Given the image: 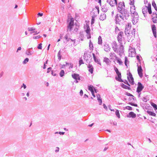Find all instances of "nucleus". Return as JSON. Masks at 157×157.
Here are the masks:
<instances>
[{
    "instance_id": "27",
    "label": "nucleus",
    "mask_w": 157,
    "mask_h": 157,
    "mask_svg": "<svg viewBox=\"0 0 157 157\" xmlns=\"http://www.w3.org/2000/svg\"><path fill=\"white\" fill-rule=\"evenodd\" d=\"M72 77L75 80H77L78 77L79 75L77 74H74L71 75Z\"/></svg>"
},
{
    "instance_id": "7",
    "label": "nucleus",
    "mask_w": 157,
    "mask_h": 157,
    "mask_svg": "<svg viewBox=\"0 0 157 157\" xmlns=\"http://www.w3.org/2000/svg\"><path fill=\"white\" fill-rule=\"evenodd\" d=\"M138 66L137 71L138 74L140 78H142L143 77V75L142 73L143 70L140 65Z\"/></svg>"
},
{
    "instance_id": "49",
    "label": "nucleus",
    "mask_w": 157,
    "mask_h": 157,
    "mask_svg": "<svg viewBox=\"0 0 157 157\" xmlns=\"http://www.w3.org/2000/svg\"><path fill=\"white\" fill-rule=\"evenodd\" d=\"M135 16H136L135 17L137 18L138 17V13L137 12L135 11V13H132Z\"/></svg>"
},
{
    "instance_id": "53",
    "label": "nucleus",
    "mask_w": 157,
    "mask_h": 157,
    "mask_svg": "<svg viewBox=\"0 0 157 157\" xmlns=\"http://www.w3.org/2000/svg\"><path fill=\"white\" fill-rule=\"evenodd\" d=\"M123 82H124L125 84L128 85V86H130V84L128 83V82L126 80H125L124 81H123Z\"/></svg>"
},
{
    "instance_id": "22",
    "label": "nucleus",
    "mask_w": 157,
    "mask_h": 157,
    "mask_svg": "<svg viewBox=\"0 0 157 157\" xmlns=\"http://www.w3.org/2000/svg\"><path fill=\"white\" fill-rule=\"evenodd\" d=\"M121 86L124 89H128V90H131V88L130 87L125 85L123 83H122L121 84Z\"/></svg>"
},
{
    "instance_id": "8",
    "label": "nucleus",
    "mask_w": 157,
    "mask_h": 157,
    "mask_svg": "<svg viewBox=\"0 0 157 157\" xmlns=\"http://www.w3.org/2000/svg\"><path fill=\"white\" fill-rule=\"evenodd\" d=\"M107 2L111 6H114L115 5H117V0H108Z\"/></svg>"
},
{
    "instance_id": "15",
    "label": "nucleus",
    "mask_w": 157,
    "mask_h": 157,
    "mask_svg": "<svg viewBox=\"0 0 157 157\" xmlns=\"http://www.w3.org/2000/svg\"><path fill=\"white\" fill-rule=\"evenodd\" d=\"M104 49L106 52H109L110 51V48L108 44H105L104 45Z\"/></svg>"
},
{
    "instance_id": "14",
    "label": "nucleus",
    "mask_w": 157,
    "mask_h": 157,
    "mask_svg": "<svg viewBox=\"0 0 157 157\" xmlns=\"http://www.w3.org/2000/svg\"><path fill=\"white\" fill-rule=\"evenodd\" d=\"M147 8L146 6H144L142 8V12L145 17L147 16Z\"/></svg>"
},
{
    "instance_id": "39",
    "label": "nucleus",
    "mask_w": 157,
    "mask_h": 157,
    "mask_svg": "<svg viewBox=\"0 0 157 157\" xmlns=\"http://www.w3.org/2000/svg\"><path fill=\"white\" fill-rule=\"evenodd\" d=\"M95 15H93L92 16V18L91 19V24H93L94 23L95 21V18L96 17Z\"/></svg>"
},
{
    "instance_id": "51",
    "label": "nucleus",
    "mask_w": 157,
    "mask_h": 157,
    "mask_svg": "<svg viewBox=\"0 0 157 157\" xmlns=\"http://www.w3.org/2000/svg\"><path fill=\"white\" fill-rule=\"evenodd\" d=\"M96 96L97 98V100L98 101L100 99H101V98L100 95L99 94H97Z\"/></svg>"
},
{
    "instance_id": "1",
    "label": "nucleus",
    "mask_w": 157,
    "mask_h": 157,
    "mask_svg": "<svg viewBox=\"0 0 157 157\" xmlns=\"http://www.w3.org/2000/svg\"><path fill=\"white\" fill-rule=\"evenodd\" d=\"M119 12L121 14L119 16L118 14H117L115 17V20L117 22H119L121 20H127L130 16L129 11L127 9L122 10Z\"/></svg>"
},
{
    "instance_id": "23",
    "label": "nucleus",
    "mask_w": 157,
    "mask_h": 157,
    "mask_svg": "<svg viewBox=\"0 0 157 157\" xmlns=\"http://www.w3.org/2000/svg\"><path fill=\"white\" fill-rule=\"evenodd\" d=\"M99 8L97 7H96V9L94 10V14L93 15H95V17L97 16L98 14H99Z\"/></svg>"
},
{
    "instance_id": "3",
    "label": "nucleus",
    "mask_w": 157,
    "mask_h": 157,
    "mask_svg": "<svg viewBox=\"0 0 157 157\" xmlns=\"http://www.w3.org/2000/svg\"><path fill=\"white\" fill-rule=\"evenodd\" d=\"M127 75H128L127 76L128 79L129 83L132 85H133L134 83V78L132 77V74L130 72H129L128 74H127Z\"/></svg>"
},
{
    "instance_id": "32",
    "label": "nucleus",
    "mask_w": 157,
    "mask_h": 157,
    "mask_svg": "<svg viewBox=\"0 0 157 157\" xmlns=\"http://www.w3.org/2000/svg\"><path fill=\"white\" fill-rule=\"evenodd\" d=\"M123 46L122 44H121L120 47H119V51L118 52H120L121 53H122L123 52Z\"/></svg>"
},
{
    "instance_id": "10",
    "label": "nucleus",
    "mask_w": 157,
    "mask_h": 157,
    "mask_svg": "<svg viewBox=\"0 0 157 157\" xmlns=\"http://www.w3.org/2000/svg\"><path fill=\"white\" fill-rule=\"evenodd\" d=\"M34 53V51L33 50V48H28L25 52V54L28 56H31Z\"/></svg>"
},
{
    "instance_id": "28",
    "label": "nucleus",
    "mask_w": 157,
    "mask_h": 157,
    "mask_svg": "<svg viewBox=\"0 0 157 157\" xmlns=\"http://www.w3.org/2000/svg\"><path fill=\"white\" fill-rule=\"evenodd\" d=\"M101 10L103 12H105L107 11L108 9L107 7L105 5L101 7Z\"/></svg>"
},
{
    "instance_id": "20",
    "label": "nucleus",
    "mask_w": 157,
    "mask_h": 157,
    "mask_svg": "<svg viewBox=\"0 0 157 157\" xmlns=\"http://www.w3.org/2000/svg\"><path fill=\"white\" fill-rule=\"evenodd\" d=\"M109 56L110 57V59H113V57H115V59L116 58V57H117L115 54L113 52H111L110 53Z\"/></svg>"
},
{
    "instance_id": "30",
    "label": "nucleus",
    "mask_w": 157,
    "mask_h": 157,
    "mask_svg": "<svg viewBox=\"0 0 157 157\" xmlns=\"http://www.w3.org/2000/svg\"><path fill=\"white\" fill-rule=\"evenodd\" d=\"M135 6L133 5L131 7L130 12L131 13H135Z\"/></svg>"
},
{
    "instance_id": "54",
    "label": "nucleus",
    "mask_w": 157,
    "mask_h": 157,
    "mask_svg": "<svg viewBox=\"0 0 157 157\" xmlns=\"http://www.w3.org/2000/svg\"><path fill=\"white\" fill-rule=\"evenodd\" d=\"M129 104L132 106H134L136 107L137 106V105L136 104H135L132 103H129Z\"/></svg>"
},
{
    "instance_id": "18",
    "label": "nucleus",
    "mask_w": 157,
    "mask_h": 157,
    "mask_svg": "<svg viewBox=\"0 0 157 157\" xmlns=\"http://www.w3.org/2000/svg\"><path fill=\"white\" fill-rule=\"evenodd\" d=\"M92 55L94 61L95 62L97 63L98 64H101V63L99 62L98 59L96 58V57L95 56V54L94 53H93Z\"/></svg>"
},
{
    "instance_id": "24",
    "label": "nucleus",
    "mask_w": 157,
    "mask_h": 157,
    "mask_svg": "<svg viewBox=\"0 0 157 157\" xmlns=\"http://www.w3.org/2000/svg\"><path fill=\"white\" fill-rule=\"evenodd\" d=\"M115 59L117 61V62L120 65H122L123 62H122L121 59H120L117 57H116V58Z\"/></svg>"
},
{
    "instance_id": "13",
    "label": "nucleus",
    "mask_w": 157,
    "mask_h": 157,
    "mask_svg": "<svg viewBox=\"0 0 157 157\" xmlns=\"http://www.w3.org/2000/svg\"><path fill=\"white\" fill-rule=\"evenodd\" d=\"M152 30L154 36L156 38L157 37L156 28L154 25H153L152 26Z\"/></svg>"
},
{
    "instance_id": "40",
    "label": "nucleus",
    "mask_w": 157,
    "mask_h": 157,
    "mask_svg": "<svg viewBox=\"0 0 157 157\" xmlns=\"http://www.w3.org/2000/svg\"><path fill=\"white\" fill-rule=\"evenodd\" d=\"M152 20L154 23H156L157 21V17H152Z\"/></svg>"
},
{
    "instance_id": "25",
    "label": "nucleus",
    "mask_w": 157,
    "mask_h": 157,
    "mask_svg": "<svg viewBox=\"0 0 157 157\" xmlns=\"http://www.w3.org/2000/svg\"><path fill=\"white\" fill-rule=\"evenodd\" d=\"M94 87L91 85H90L88 86V90H90L91 92L94 91Z\"/></svg>"
},
{
    "instance_id": "63",
    "label": "nucleus",
    "mask_w": 157,
    "mask_h": 157,
    "mask_svg": "<svg viewBox=\"0 0 157 157\" xmlns=\"http://www.w3.org/2000/svg\"><path fill=\"white\" fill-rule=\"evenodd\" d=\"M115 31L116 32H118L119 31V29L117 26L116 27L115 29Z\"/></svg>"
},
{
    "instance_id": "64",
    "label": "nucleus",
    "mask_w": 157,
    "mask_h": 157,
    "mask_svg": "<svg viewBox=\"0 0 157 157\" xmlns=\"http://www.w3.org/2000/svg\"><path fill=\"white\" fill-rule=\"evenodd\" d=\"M68 35L67 34H66L65 36V39L66 40H67V41H68L69 40V39H68Z\"/></svg>"
},
{
    "instance_id": "35",
    "label": "nucleus",
    "mask_w": 157,
    "mask_h": 157,
    "mask_svg": "<svg viewBox=\"0 0 157 157\" xmlns=\"http://www.w3.org/2000/svg\"><path fill=\"white\" fill-rule=\"evenodd\" d=\"M64 74L65 73L63 70H61L59 73V75L61 77H62L64 76Z\"/></svg>"
},
{
    "instance_id": "42",
    "label": "nucleus",
    "mask_w": 157,
    "mask_h": 157,
    "mask_svg": "<svg viewBox=\"0 0 157 157\" xmlns=\"http://www.w3.org/2000/svg\"><path fill=\"white\" fill-rule=\"evenodd\" d=\"M129 50L131 53H135L136 52L135 49L134 48L132 47Z\"/></svg>"
},
{
    "instance_id": "37",
    "label": "nucleus",
    "mask_w": 157,
    "mask_h": 157,
    "mask_svg": "<svg viewBox=\"0 0 157 157\" xmlns=\"http://www.w3.org/2000/svg\"><path fill=\"white\" fill-rule=\"evenodd\" d=\"M57 56L58 57V59L59 60H60L61 58V55L60 50H59Z\"/></svg>"
},
{
    "instance_id": "62",
    "label": "nucleus",
    "mask_w": 157,
    "mask_h": 157,
    "mask_svg": "<svg viewBox=\"0 0 157 157\" xmlns=\"http://www.w3.org/2000/svg\"><path fill=\"white\" fill-rule=\"evenodd\" d=\"M80 38H82L84 36L83 32H80Z\"/></svg>"
},
{
    "instance_id": "56",
    "label": "nucleus",
    "mask_w": 157,
    "mask_h": 157,
    "mask_svg": "<svg viewBox=\"0 0 157 157\" xmlns=\"http://www.w3.org/2000/svg\"><path fill=\"white\" fill-rule=\"evenodd\" d=\"M40 37H41V36H33V38L34 39H39Z\"/></svg>"
},
{
    "instance_id": "26",
    "label": "nucleus",
    "mask_w": 157,
    "mask_h": 157,
    "mask_svg": "<svg viewBox=\"0 0 157 157\" xmlns=\"http://www.w3.org/2000/svg\"><path fill=\"white\" fill-rule=\"evenodd\" d=\"M147 113L148 114L150 115L155 117L156 115V114L155 113H154L153 112L147 110Z\"/></svg>"
},
{
    "instance_id": "21",
    "label": "nucleus",
    "mask_w": 157,
    "mask_h": 157,
    "mask_svg": "<svg viewBox=\"0 0 157 157\" xmlns=\"http://www.w3.org/2000/svg\"><path fill=\"white\" fill-rule=\"evenodd\" d=\"M106 17V15L105 14L103 13V14H101L99 18L100 20H101L103 21L105 19Z\"/></svg>"
},
{
    "instance_id": "9",
    "label": "nucleus",
    "mask_w": 157,
    "mask_h": 157,
    "mask_svg": "<svg viewBox=\"0 0 157 157\" xmlns=\"http://www.w3.org/2000/svg\"><path fill=\"white\" fill-rule=\"evenodd\" d=\"M84 59L85 60L87 61L90 59H92V57L91 54H87L85 52L84 53Z\"/></svg>"
},
{
    "instance_id": "60",
    "label": "nucleus",
    "mask_w": 157,
    "mask_h": 157,
    "mask_svg": "<svg viewBox=\"0 0 157 157\" xmlns=\"http://www.w3.org/2000/svg\"><path fill=\"white\" fill-rule=\"evenodd\" d=\"M39 32H37V31H35V30H34V31H33L32 32H30V34H32L33 33H35L36 34H38V33H39Z\"/></svg>"
},
{
    "instance_id": "34",
    "label": "nucleus",
    "mask_w": 157,
    "mask_h": 157,
    "mask_svg": "<svg viewBox=\"0 0 157 157\" xmlns=\"http://www.w3.org/2000/svg\"><path fill=\"white\" fill-rule=\"evenodd\" d=\"M151 105L153 107L155 110H157V105L153 102L151 103Z\"/></svg>"
},
{
    "instance_id": "48",
    "label": "nucleus",
    "mask_w": 157,
    "mask_h": 157,
    "mask_svg": "<svg viewBox=\"0 0 157 157\" xmlns=\"http://www.w3.org/2000/svg\"><path fill=\"white\" fill-rule=\"evenodd\" d=\"M42 44L41 43H40L38 44V45L37 47V48L39 49H41L42 48Z\"/></svg>"
},
{
    "instance_id": "12",
    "label": "nucleus",
    "mask_w": 157,
    "mask_h": 157,
    "mask_svg": "<svg viewBox=\"0 0 157 157\" xmlns=\"http://www.w3.org/2000/svg\"><path fill=\"white\" fill-rule=\"evenodd\" d=\"M116 74L117 75V77H115L116 79L120 82H123V80L121 79V72H119L116 73Z\"/></svg>"
},
{
    "instance_id": "52",
    "label": "nucleus",
    "mask_w": 157,
    "mask_h": 157,
    "mask_svg": "<svg viewBox=\"0 0 157 157\" xmlns=\"http://www.w3.org/2000/svg\"><path fill=\"white\" fill-rule=\"evenodd\" d=\"M35 29H33V28H28V30L29 31H33L34 30H35Z\"/></svg>"
},
{
    "instance_id": "38",
    "label": "nucleus",
    "mask_w": 157,
    "mask_h": 157,
    "mask_svg": "<svg viewBox=\"0 0 157 157\" xmlns=\"http://www.w3.org/2000/svg\"><path fill=\"white\" fill-rule=\"evenodd\" d=\"M115 114H116V115L117 116V117L119 118H120V113H119V111L118 110H117L116 111Z\"/></svg>"
},
{
    "instance_id": "41",
    "label": "nucleus",
    "mask_w": 157,
    "mask_h": 157,
    "mask_svg": "<svg viewBox=\"0 0 157 157\" xmlns=\"http://www.w3.org/2000/svg\"><path fill=\"white\" fill-rule=\"evenodd\" d=\"M90 29L89 27V26H87L86 29V33H90Z\"/></svg>"
},
{
    "instance_id": "50",
    "label": "nucleus",
    "mask_w": 157,
    "mask_h": 157,
    "mask_svg": "<svg viewBox=\"0 0 157 157\" xmlns=\"http://www.w3.org/2000/svg\"><path fill=\"white\" fill-rule=\"evenodd\" d=\"M83 63H84V62H83V60L82 59H80V60H79V65H80L81 64H83Z\"/></svg>"
},
{
    "instance_id": "58",
    "label": "nucleus",
    "mask_w": 157,
    "mask_h": 157,
    "mask_svg": "<svg viewBox=\"0 0 157 157\" xmlns=\"http://www.w3.org/2000/svg\"><path fill=\"white\" fill-rule=\"evenodd\" d=\"M114 69L115 71L116 72V73H117V72H119V71L118 69L116 67H114Z\"/></svg>"
},
{
    "instance_id": "19",
    "label": "nucleus",
    "mask_w": 157,
    "mask_h": 157,
    "mask_svg": "<svg viewBox=\"0 0 157 157\" xmlns=\"http://www.w3.org/2000/svg\"><path fill=\"white\" fill-rule=\"evenodd\" d=\"M103 61L107 65L109 64L111 62V61L109 59L106 57L104 58Z\"/></svg>"
},
{
    "instance_id": "59",
    "label": "nucleus",
    "mask_w": 157,
    "mask_h": 157,
    "mask_svg": "<svg viewBox=\"0 0 157 157\" xmlns=\"http://www.w3.org/2000/svg\"><path fill=\"white\" fill-rule=\"evenodd\" d=\"M126 95L129 96L134 97V96L132 94H131L128 93H126Z\"/></svg>"
},
{
    "instance_id": "16",
    "label": "nucleus",
    "mask_w": 157,
    "mask_h": 157,
    "mask_svg": "<svg viewBox=\"0 0 157 157\" xmlns=\"http://www.w3.org/2000/svg\"><path fill=\"white\" fill-rule=\"evenodd\" d=\"M88 68L89 69V71L92 74L93 72L94 68L93 66L92 65L89 64L87 66Z\"/></svg>"
},
{
    "instance_id": "29",
    "label": "nucleus",
    "mask_w": 157,
    "mask_h": 157,
    "mask_svg": "<svg viewBox=\"0 0 157 157\" xmlns=\"http://www.w3.org/2000/svg\"><path fill=\"white\" fill-rule=\"evenodd\" d=\"M89 46L90 47V50H93V45L92 42H91V40H90Z\"/></svg>"
},
{
    "instance_id": "36",
    "label": "nucleus",
    "mask_w": 157,
    "mask_h": 157,
    "mask_svg": "<svg viewBox=\"0 0 157 157\" xmlns=\"http://www.w3.org/2000/svg\"><path fill=\"white\" fill-rule=\"evenodd\" d=\"M68 25L73 26L74 25V20L73 18L71 19V21L68 24Z\"/></svg>"
},
{
    "instance_id": "61",
    "label": "nucleus",
    "mask_w": 157,
    "mask_h": 157,
    "mask_svg": "<svg viewBox=\"0 0 157 157\" xmlns=\"http://www.w3.org/2000/svg\"><path fill=\"white\" fill-rule=\"evenodd\" d=\"M51 69H52L51 67H50L48 68L47 69V73H49V72H50L51 71Z\"/></svg>"
},
{
    "instance_id": "43",
    "label": "nucleus",
    "mask_w": 157,
    "mask_h": 157,
    "mask_svg": "<svg viewBox=\"0 0 157 157\" xmlns=\"http://www.w3.org/2000/svg\"><path fill=\"white\" fill-rule=\"evenodd\" d=\"M29 61V59L28 58H26L24 61L23 62V64H25L27 63V62H28Z\"/></svg>"
},
{
    "instance_id": "11",
    "label": "nucleus",
    "mask_w": 157,
    "mask_h": 157,
    "mask_svg": "<svg viewBox=\"0 0 157 157\" xmlns=\"http://www.w3.org/2000/svg\"><path fill=\"white\" fill-rule=\"evenodd\" d=\"M130 27H131L129 26V25L125 27L124 33L127 36H128L129 35Z\"/></svg>"
},
{
    "instance_id": "5",
    "label": "nucleus",
    "mask_w": 157,
    "mask_h": 157,
    "mask_svg": "<svg viewBox=\"0 0 157 157\" xmlns=\"http://www.w3.org/2000/svg\"><path fill=\"white\" fill-rule=\"evenodd\" d=\"M112 48L114 51L117 53H118L119 51L118 46L117 44L115 41L113 42L112 44Z\"/></svg>"
},
{
    "instance_id": "45",
    "label": "nucleus",
    "mask_w": 157,
    "mask_h": 157,
    "mask_svg": "<svg viewBox=\"0 0 157 157\" xmlns=\"http://www.w3.org/2000/svg\"><path fill=\"white\" fill-rule=\"evenodd\" d=\"M73 26L68 25V26H67V28H68L67 30H69L70 31H71L72 28Z\"/></svg>"
},
{
    "instance_id": "55",
    "label": "nucleus",
    "mask_w": 157,
    "mask_h": 157,
    "mask_svg": "<svg viewBox=\"0 0 157 157\" xmlns=\"http://www.w3.org/2000/svg\"><path fill=\"white\" fill-rule=\"evenodd\" d=\"M64 133H65V132H55V134H58V133H59L60 135H63V134H64Z\"/></svg>"
},
{
    "instance_id": "57",
    "label": "nucleus",
    "mask_w": 157,
    "mask_h": 157,
    "mask_svg": "<svg viewBox=\"0 0 157 157\" xmlns=\"http://www.w3.org/2000/svg\"><path fill=\"white\" fill-rule=\"evenodd\" d=\"M87 34V37L88 39H90L91 38V35H90V33H86Z\"/></svg>"
},
{
    "instance_id": "47",
    "label": "nucleus",
    "mask_w": 157,
    "mask_h": 157,
    "mask_svg": "<svg viewBox=\"0 0 157 157\" xmlns=\"http://www.w3.org/2000/svg\"><path fill=\"white\" fill-rule=\"evenodd\" d=\"M125 108L128 110H132V108L130 106H127Z\"/></svg>"
},
{
    "instance_id": "6",
    "label": "nucleus",
    "mask_w": 157,
    "mask_h": 157,
    "mask_svg": "<svg viewBox=\"0 0 157 157\" xmlns=\"http://www.w3.org/2000/svg\"><path fill=\"white\" fill-rule=\"evenodd\" d=\"M123 34V33L122 32H120L118 34L117 37L118 41L121 44H122V37Z\"/></svg>"
},
{
    "instance_id": "31",
    "label": "nucleus",
    "mask_w": 157,
    "mask_h": 157,
    "mask_svg": "<svg viewBox=\"0 0 157 157\" xmlns=\"http://www.w3.org/2000/svg\"><path fill=\"white\" fill-rule=\"evenodd\" d=\"M98 44L100 45H101L102 44V40L100 36H99L98 38Z\"/></svg>"
},
{
    "instance_id": "2",
    "label": "nucleus",
    "mask_w": 157,
    "mask_h": 157,
    "mask_svg": "<svg viewBox=\"0 0 157 157\" xmlns=\"http://www.w3.org/2000/svg\"><path fill=\"white\" fill-rule=\"evenodd\" d=\"M117 10L118 12L121 11L122 10L125 9V5L124 2H120L117 5Z\"/></svg>"
},
{
    "instance_id": "46",
    "label": "nucleus",
    "mask_w": 157,
    "mask_h": 157,
    "mask_svg": "<svg viewBox=\"0 0 157 157\" xmlns=\"http://www.w3.org/2000/svg\"><path fill=\"white\" fill-rule=\"evenodd\" d=\"M147 10L149 14H151L152 13V11L151 10V8H147Z\"/></svg>"
},
{
    "instance_id": "33",
    "label": "nucleus",
    "mask_w": 157,
    "mask_h": 157,
    "mask_svg": "<svg viewBox=\"0 0 157 157\" xmlns=\"http://www.w3.org/2000/svg\"><path fill=\"white\" fill-rule=\"evenodd\" d=\"M152 6L154 7V8L155 9V10L157 12V6H156V4H155V1H153L152 2Z\"/></svg>"
},
{
    "instance_id": "4",
    "label": "nucleus",
    "mask_w": 157,
    "mask_h": 157,
    "mask_svg": "<svg viewBox=\"0 0 157 157\" xmlns=\"http://www.w3.org/2000/svg\"><path fill=\"white\" fill-rule=\"evenodd\" d=\"M137 87L136 89V92L137 93H140L143 90L144 88V86L140 82H139L137 83Z\"/></svg>"
},
{
    "instance_id": "17",
    "label": "nucleus",
    "mask_w": 157,
    "mask_h": 157,
    "mask_svg": "<svg viewBox=\"0 0 157 157\" xmlns=\"http://www.w3.org/2000/svg\"><path fill=\"white\" fill-rule=\"evenodd\" d=\"M127 116L128 117H132L133 118H135L136 117V115L133 112H130L129 113V115Z\"/></svg>"
},
{
    "instance_id": "44",
    "label": "nucleus",
    "mask_w": 157,
    "mask_h": 157,
    "mask_svg": "<svg viewBox=\"0 0 157 157\" xmlns=\"http://www.w3.org/2000/svg\"><path fill=\"white\" fill-rule=\"evenodd\" d=\"M128 62V61L127 57L125 56V57L124 63H125V66H126L127 67V63Z\"/></svg>"
}]
</instances>
